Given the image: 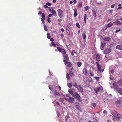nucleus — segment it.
Wrapping results in <instances>:
<instances>
[{
    "label": "nucleus",
    "mask_w": 122,
    "mask_h": 122,
    "mask_svg": "<svg viewBox=\"0 0 122 122\" xmlns=\"http://www.w3.org/2000/svg\"><path fill=\"white\" fill-rule=\"evenodd\" d=\"M113 87L114 91L117 92L120 94L122 95V90L121 88H119L117 82L114 81L113 83Z\"/></svg>",
    "instance_id": "obj_1"
},
{
    "label": "nucleus",
    "mask_w": 122,
    "mask_h": 122,
    "mask_svg": "<svg viewBox=\"0 0 122 122\" xmlns=\"http://www.w3.org/2000/svg\"><path fill=\"white\" fill-rule=\"evenodd\" d=\"M74 83V85H73V86L77 89L78 91L79 92L83 93V87H81L80 85H77L76 82H75Z\"/></svg>",
    "instance_id": "obj_2"
},
{
    "label": "nucleus",
    "mask_w": 122,
    "mask_h": 122,
    "mask_svg": "<svg viewBox=\"0 0 122 122\" xmlns=\"http://www.w3.org/2000/svg\"><path fill=\"white\" fill-rule=\"evenodd\" d=\"M72 96L75 98L77 99L79 102H81L82 101L81 97L77 92H75L74 94H72Z\"/></svg>",
    "instance_id": "obj_3"
},
{
    "label": "nucleus",
    "mask_w": 122,
    "mask_h": 122,
    "mask_svg": "<svg viewBox=\"0 0 122 122\" xmlns=\"http://www.w3.org/2000/svg\"><path fill=\"white\" fill-rule=\"evenodd\" d=\"M103 90V88L102 86L101 85L99 87L95 88L94 91L96 93H97L98 92L100 91H102Z\"/></svg>",
    "instance_id": "obj_4"
},
{
    "label": "nucleus",
    "mask_w": 122,
    "mask_h": 122,
    "mask_svg": "<svg viewBox=\"0 0 122 122\" xmlns=\"http://www.w3.org/2000/svg\"><path fill=\"white\" fill-rule=\"evenodd\" d=\"M111 114L113 116H117L119 117L122 116V115L121 114L118 113L115 111H112V112Z\"/></svg>",
    "instance_id": "obj_5"
},
{
    "label": "nucleus",
    "mask_w": 122,
    "mask_h": 122,
    "mask_svg": "<svg viewBox=\"0 0 122 122\" xmlns=\"http://www.w3.org/2000/svg\"><path fill=\"white\" fill-rule=\"evenodd\" d=\"M116 106L118 107H122V100H119L116 102Z\"/></svg>",
    "instance_id": "obj_6"
},
{
    "label": "nucleus",
    "mask_w": 122,
    "mask_h": 122,
    "mask_svg": "<svg viewBox=\"0 0 122 122\" xmlns=\"http://www.w3.org/2000/svg\"><path fill=\"white\" fill-rule=\"evenodd\" d=\"M57 11L58 14L59 16L61 18H62L63 17V16L62 11L60 9H58L57 10Z\"/></svg>",
    "instance_id": "obj_7"
},
{
    "label": "nucleus",
    "mask_w": 122,
    "mask_h": 122,
    "mask_svg": "<svg viewBox=\"0 0 122 122\" xmlns=\"http://www.w3.org/2000/svg\"><path fill=\"white\" fill-rule=\"evenodd\" d=\"M111 49L109 48H107L104 51V53L105 54H107L111 52Z\"/></svg>",
    "instance_id": "obj_8"
},
{
    "label": "nucleus",
    "mask_w": 122,
    "mask_h": 122,
    "mask_svg": "<svg viewBox=\"0 0 122 122\" xmlns=\"http://www.w3.org/2000/svg\"><path fill=\"white\" fill-rule=\"evenodd\" d=\"M64 64L65 65H67V66L68 67H70L72 65V64L70 62H67L66 60H64L63 61Z\"/></svg>",
    "instance_id": "obj_9"
},
{
    "label": "nucleus",
    "mask_w": 122,
    "mask_h": 122,
    "mask_svg": "<svg viewBox=\"0 0 122 122\" xmlns=\"http://www.w3.org/2000/svg\"><path fill=\"white\" fill-rule=\"evenodd\" d=\"M122 117V116L119 117L118 116L116 117L113 116L112 117V119L113 121H115L117 120H119Z\"/></svg>",
    "instance_id": "obj_10"
},
{
    "label": "nucleus",
    "mask_w": 122,
    "mask_h": 122,
    "mask_svg": "<svg viewBox=\"0 0 122 122\" xmlns=\"http://www.w3.org/2000/svg\"><path fill=\"white\" fill-rule=\"evenodd\" d=\"M68 101L71 103H72L74 101L75 99L73 97H70L67 100Z\"/></svg>",
    "instance_id": "obj_11"
},
{
    "label": "nucleus",
    "mask_w": 122,
    "mask_h": 122,
    "mask_svg": "<svg viewBox=\"0 0 122 122\" xmlns=\"http://www.w3.org/2000/svg\"><path fill=\"white\" fill-rule=\"evenodd\" d=\"M111 40V38L109 37H107L104 38H103V40L105 41H107L109 42Z\"/></svg>",
    "instance_id": "obj_12"
},
{
    "label": "nucleus",
    "mask_w": 122,
    "mask_h": 122,
    "mask_svg": "<svg viewBox=\"0 0 122 122\" xmlns=\"http://www.w3.org/2000/svg\"><path fill=\"white\" fill-rule=\"evenodd\" d=\"M116 48L117 49L120 50H122V45H118L116 46Z\"/></svg>",
    "instance_id": "obj_13"
},
{
    "label": "nucleus",
    "mask_w": 122,
    "mask_h": 122,
    "mask_svg": "<svg viewBox=\"0 0 122 122\" xmlns=\"http://www.w3.org/2000/svg\"><path fill=\"white\" fill-rule=\"evenodd\" d=\"M75 91L73 89H70L68 91V92L71 95H72Z\"/></svg>",
    "instance_id": "obj_14"
},
{
    "label": "nucleus",
    "mask_w": 122,
    "mask_h": 122,
    "mask_svg": "<svg viewBox=\"0 0 122 122\" xmlns=\"http://www.w3.org/2000/svg\"><path fill=\"white\" fill-rule=\"evenodd\" d=\"M83 74L85 75H86L87 74V71L86 68H84L82 70Z\"/></svg>",
    "instance_id": "obj_15"
},
{
    "label": "nucleus",
    "mask_w": 122,
    "mask_h": 122,
    "mask_svg": "<svg viewBox=\"0 0 122 122\" xmlns=\"http://www.w3.org/2000/svg\"><path fill=\"white\" fill-rule=\"evenodd\" d=\"M117 82V83L119 85L122 86V78L118 79Z\"/></svg>",
    "instance_id": "obj_16"
},
{
    "label": "nucleus",
    "mask_w": 122,
    "mask_h": 122,
    "mask_svg": "<svg viewBox=\"0 0 122 122\" xmlns=\"http://www.w3.org/2000/svg\"><path fill=\"white\" fill-rule=\"evenodd\" d=\"M106 43H101V46L102 47V48L101 47L100 48L101 50H103V49L104 48V46L106 45Z\"/></svg>",
    "instance_id": "obj_17"
},
{
    "label": "nucleus",
    "mask_w": 122,
    "mask_h": 122,
    "mask_svg": "<svg viewBox=\"0 0 122 122\" xmlns=\"http://www.w3.org/2000/svg\"><path fill=\"white\" fill-rule=\"evenodd\" d=\"M98 69L97 71H102L103 72V71L104 70V69H102V70H101V67H102V66L101 65H99V66H97Z\"/></svg>",
    "instance_id": "obj_18"
},
{
    "label": "nucleus",
    "mask_w": 122,
    "mask_h": 122,
    "mask_svg": "<svg viewBox=\"0 0 122 122\" xmlns=\"http://www.w3.org/2000/svg\"><path fill=\"white\" fill-rule=\"evenodd\" d=\"M96 58L97 61H99L100 60V56L99 55H97L96 57Z\"/></svg>",
    "instance_id": "obj_19"
},
{
    "label": "nucleus",
    "mask_w": 122,
    "mask_h": 122,
    "mask_svg": "<svg viewBox=\"0 0 122 122\" xmlns=\"http://www.w3.org/2000/svg\"><path fill=\"white\" fill-rule=\"evenodd\" d=\"M114 23L117 25H120L122 24V23L118 21H116L114 22Z\"/></svg>",
    "instance_id": "obj_20"
},
{
    "label": "nucleus",
    "mask_w": 122,
    "mask_h": 122,
    "mask_svg": "<svg viewBox=\"0 0 122 122\" xmlns=\"http://www.w3.org/2000/svg\"><path fill=\"white\" fill-rule=\"evenodd\" d=\"M74 15L75 17H76L77 15V10L76 9H75L74 10Z\"/></svg>",
    "instance_id": "obj_21"
},
{
    "label": "nucleus",
    "mask_w": 122,
    "mask_h": 122,
    "mask_svg": "<svg viewBox=\"0 0 122 122\" xmlns=\"http://www.w3.org/2000/svg\"><path fill=\"white\" fill-rule=\"evenodd\" d=\"M113 23H111V22L109 23L107 25V26H106L107 27L105 29V30H106V29L107 28L109 27H110L111 26L113 25Z\"/></svg>",
    "instance_id": "obj_22"
},
{
    "label": "nucleus",
    "mask_w": 122,
    "mask_h": 122,
    "mask_svg": "<svg viewBox=\"0 0 122 122\" xmlns=\"http://www.w3.org/2000/svg\"><path fill=\"white\" fill-rule=\"evenodd\" d=\"M51 11L52 13L55 16H57V15L56 12L55 10L54 9H52L51 10Z\"/></svg>",
    "instance_id": "obj_23"
},
{
    "label": "nucleus",
    "mask_w": 122,
    "mask_h": 122,
    "mask_svg": "<svg viewBox=\"0 0 122 122\" xmlns=\"http://www.w3.org/2000/svg\"><path fill=\"white\" fill-rule=\"evenodd\" d=\"M82 36H83V38L85 39L86 38V36L85 32H83L82 34Z\"/></svg>",
    "instance_id": "obj_24"
},
{
    "label": "nucleus",
    "mask_w": 122,
    "mask_h": 122,
    "mask_svg": "<svg viewBox=\"0 0 122 122\" xmlns=\"http://www.w3.org/2000/svg\"><path fill=\"white\" fill-rule=\"evenodd\" d=\"M76 109H78V110H79L80 111H81V107L79 105H76Z\"/></svg>",
    "instance_id": "obj_25"
},
{
    "label": "nucleus",
    "mask_w": 122,
    "mask_h": 122,
    "mask_svg": "<svg viewBox=\"0 0 122 122\" xmlns=\"http://www.w3.org/2000/svg\"><path fill=\"white\" fill-rule=\"evenodd\" d=\"M64 58L66 60L68 61L69 60L68 56L66 54L65 55V56H64Z\"/></svg>",
    "instance_id": "obj_26"
},
{
    "label": "nucleus",
    "mask_w": 122,
    "mask_h": 122,
    "mask_svg": "<svg viewBox=\"0 0 122 122\" xmlns=\"http://www.w3.org/2000/svg\"><path fill=\"white\" fill-rule=\"evenodd\" d=\"M92 15L94 16L95 17H96L97 15L95 12L94 11L92 10Z\"/></svg>",
    "instance_id": "obj_27"
},
{
    "label": "nucleus",
    "mask_w": 122,
    "mask_h": 122,
    "mask_svg": "<svg viewBox=\"0 0 122 122\" xmlns=\"http://www.w3.org/2000/svg\"><path fill=\"white\" fill-rule=\"evenodd\" d=\"M76 53V52L74 50H73L71 52V55L73 56H74V54Z\"/></svg>",
    "instance_id": "obj_28"
},
{
    "label": "nucleus",
    "mask_w": 122,
    "mask_h": 122,
    "mask_svg": "<svg viewBox=\"0 0 122 122\" xmlns=\"http://www.w3.org/2000/svg\"><path fill=\"white\" fill-rule=\"evenodd\" d=\"M81 63L80 62H78L77 63V65L78 66L80 67L81 66Z\"/></svg>",
    "instance_id": "obj_29"
},
{
    "label": "nucleus",
    "mask_w": 122,
    "mask_h": 122,
    "mask_svg": "<svg viewBox=\"0 0 122 122\" xmlns=\"http://www.w3.org/2000/svg\"><path fill=\"white\" fill-rule=\"evenodd\" d=\"M69 74L71 76H72L73 75H74L73 72L72 71H69Z\"/></svg>",
    "instance_id": "obj_30"
},
{
    "label": "nucleus",
    "mask_w": 122,
    "mask_h": 122,
    "mask_svg": "<svg viewBox=\"0 0 122 122\" xmlns=\"http://www.w3.org/2000/svg\"><path fill=\"white\" fill-rule=\"evenodd\" d=\"M57 48L58 50L60 52H61L63 49L59 47H57Z\"/></svg>",
    "instance_id": "obj_31"
},
{
    "label": "nucleus",
    "mask_w": 122,
    "mask_h": 122,
    "mask_svg": "<svg viewBox=\"0 0 122 122\" xmlns=\"http://www.w3.org/2000/svg\"><path fill=\"white\" fill-rule=\"evenodd\" d=\"M66 77L67 80H69L70 79V77L69 76V74L67 73L66 75Z\"/></svg>",
    "instance_id": "obj_32"
},
{
    "label": "nucleus",
    "mask_w": 122,
    "mask_h": 122,
    "mask_svg": "<svg viewBox=\"0 0 122 122\" xmlns=\"http://www.w3.org/2000/svg\"><path fill=\"white\" fill-rule=\"evenodd\" d=\"M55 94L57 95L58 96H59L60 95V94L56 90H55Z\"/></svg>",
    "instance_id": "obj_33"
},
{
    "label": "nucleus",
    "mask_w": 122,
    "mask_h": 122,
    "mask_svg": "<svg viewBox=\"0 0 122 122\" xmlns=\"http://www.w3.org/2000/svg\"><path fill=\"white\" fill-rule=\"evenodd\" d=\"M42 19H43L45 20V15L43 13H42Z\"/></svg>",
    "instance_id": "obj_34"
},
{
    "label": "nucleus",
    "mask_w": 122,
    "mask_h": 122,
    "mask_svg": "<svg viewBox=\"0 0 122 122\" xmlns=\"http://www.w3.org/2000/svg\"><path fill=\"white\" fill-rule=\"evenodd\" d=\"M69 118V117L68 116H66L65 117V121L66 122H68V120Z\"/></svg>",
    "instance_id": "obj_35"
},
{
    "label": "nucleus",
    "mask_w": 122,
    "mask_h": 122,
    "mask_svg": "<svg viewBox=\"0 0 122 122\" xmlns=\"http://www.w3.org/2000/svg\"><path fill=\"white\" fill-rule=\"evenodd\" d=\"M47 38L48 39H50L51 38V36L50 34L49 33H47Z\"/></svg>",
    "instance_id": "obj_36"
},
{
    "label": "nucleus",
    "mask_w": 122,
    "mask_h": 122,
    "mask_svg": "<svg viewBox=\"0 0 122 122\" xmlns=\"http://www.w3.org/2000/svg\"><path fill=\"white\" fill-rule=\"evenodd\" d=\"M91 105L94 107H95L96 106V103H92L91 104Z\"/></svg>",
    "instance_id": "obj_37"
},
{
    "label": "nucleus",
    "mask_w": 122,
    "mask_h": 122,
    "mask_svg": "<svg viewBox=\"0 0 122 122\" xmlns=\"http://www.w3.org/2000/svg\"><path fill=\"white\" fill-rule=\"evenodd\" d=\"M51 44L53 46H54L55 47H56V43L54 42H51Z\"/></svg>",
    "instance_id": "obj_38"
},
{
    "label": "nucleus",
    "mask_w": 122,
    "mask_h": 122,
    "mask_svg": "<svg viewBox=\"0 0 122 122\" xmlns=\"http://www.w3.org/2000/svg\"><path fill=\"white\" fill-rule=\"evenodd\" d=\"M76 25L78 28H80V25L79 23H76Z\"/></svg>",
    "instance_id": "obj_39"
},
{
    "label": "nucleus",
    "mask_w": 122,
    "mask_h": 122,
    "mask_svg": "<svg viewBox=\"0 0 122 122\" xmlns=\"http://www.w3.org/2000/svg\"><path fill=\"white\" fill-rule=\"evenodd\" d=\"M61 51H62L63 53L64 54H66V51L64 49H63Z\"/></svg>",
    "instance_id": "obj_40"
},
{
    "label": "nucleus",
    "mask_w": 122,
    "mask_h": 122,
    "mask_svg": "<svg viewBox=\"0 0 122 122\" xmlns=\"http://www.w3.org/2000/svg\"><path fill=\"white\" fill-rule=\"evenodd\" d=\"M67 85L70 88H71L72 87V85L70 83H68Z\"/></svg>",
    "instance_id": "obj_41"
},
{
    "label": "nucleus",
    "mask_w": 122,
    "mask_h": 122,
    "mask_svg": "<svg viewBox=\"0 0 122 122\" xmlns=\"http://www.w3.org/2000/svg\"><path fill=\"white\" fill-rule=\"evenodd\" d=\"M44 30H47V27L46 26V25H45V24H44Z\"/></svg>",
    "instance_id": "obj_42"
},
{
    "label": "nucleus",
    "mask_w": 122,
    "mask_h": 122,
    "mask_svg": "<svg viewBox=\"0 0 122 122\" xmlns=\"http://www.w3.org/2000/svg\"><path fill=\"white\" fill-rule=\"evenodd\" d=\"M64 101V99L63 98H60L59 100V101L61 102H62L64 104V103L63 101Z\"/></svg>",
    "instance_id": "obj_43"
},
{
    "label": "nucleus",
    "mask_w": 122,
    "mask_h": 122,
    "mask_svg": "<svg viewBox=\"0 0 122 122\" xmlns=\"http://www.w3.org/2000/svg\"><path fill=\"white\" fill-rule=\"evenodd\" d=\"M82 5V3H80L79 5H78V7H81Z\"/></svg>",
    "instance_id": "obj_44"
},
{
    "label": "nucleus",
    "mask_w": 122,
    "mask_h": 122,
    "mask_svg": "<svg viewBox=\"0 0 122 122\" xmlns=\"http://www.w3.org/2000/svg\"><path fill=\"white\" fill-rule=\"evenodd\" d=\"M115 44L114 43L111 44L109 46L110 48L112 47H113V46L114 45H115Z\"/></svg>",
    "instance_id": "obj_45"
},
{
    "label": "nucleus",
    "mask_w": 122,
    "mask_h": 122,
    "mask_svg": "<svg viewBox=\"0 0 122 122\" xmlns=\"http://www.w3.org/2000/svg\"><path fill=\"white\" fill-rule=\"evenodd\" d=\"M46 5L48 6H51V4L49 2H47L46 3Z\"/></svg>",
    "instance_id": "obj_46"
},
{
    "label": "nucleus",
    "mask_w": 122,
    "mask_h": 122,
    "mask_svg": "<svg viewBox=\"0 0 122 122\" xmlns=\"http://www.w3.org/2000/svg\"><path fill=\"white\" fill-rule=\"evenodd\" d=\"M94 78H95L96 79L97 81H98L99 79V77H95Z\"/></svg>",
    "instance_id": "obj_47"
},
{
    "label": "nucleus",
    "mask_w": 122,
    "mask_h": 122,
    "mask_svg": "<svg viewBox=\"0 0 122 122\" xmlns=\"http://www.w3.org/2000/svg\"><path fill=\"white\" fill-rule=\"evenodd\" d=\"M86 18L87 19H88V18H86V14H84V20H86Z\"/></svg>",
    "instance_id": "obj_48"
},
{
    "label": "nucleus",
    "mask_w": 122,
    "mask_h": 122,
    "mask_svg": "<svg viewBox=\"0 0 122 122\" xmlns=\"http://www.w3.org/2000/svg\"><path fill=\"white\" fill-rule=\"evenodd\" d=\"M89 9V7L88 6H86L85 7V10L87 11Z\"/></svg>",
    "instance_id": "obj_49"
},
{
    "label": "nucleus",
    "mask_w": 122,
    "mask_h": 122,
    "mask_svg": "<svg viewBox=\"0 0 122 122\" xmlns=\"http://www.w3.org/2000/svg\"><path fill=\"white\" fill-rule=\"evenodd\" d=\"M47 21L49 23H50L51 22L50 20V18H48L47 19Z\"/></svg>",
    "instance_id": "obj_50"
},
{
    "label": "nucleus",
    "mask_w": 122,
    "mask_h": 122,
    "mask_svg": "<svg viewBox=\"0 0 122 122\" xmlns=\"http://www.w3.org/2000/svg\"><path fill=\"white\" fill-rule=\"evenodd\" d=\"M115 5V4H113L111 6V8H114Z\"/></svg>",
    "instance_id": "obj_51"
},
{
    "label": "nucleus",
    "mask_w": 122,
    "mask_h": 122,
    "mask_svg": "<svg viewBox=\"0 0 122 122\" xmlns=\"http://www.w3.org/2000/svg\"><path fill=\"white\" fill-rule=\"evenodd\" d=\"M41 21L43 24H44L45 23V21L43 19H42V18H41Z\"/></svg>",
    "instance_id": "obj_52"
},
{
    "label": "nucleus",
    "mask_w": 122,
    "mask_h": 122,
    "mask_svg": "<svg viewBox=\"0 0 122 122\" xmlns=\"http://www.w3.org/2000/svg\"><path fill=\"white\" fill-rule=\"evenodd\" d=\"M48 16L49 17H52V14H50L48 15Z\"/></svg>",
    "instance_id": "obj_53"
},
{
    "label": "nucleus",
    "mask_w": 122,
    "mask_h": 122,
    "mask_svg": "<svg viewBox=\"0 0 122 122\" xmlns=\"http://www.w3.org/2000/svg\"><path fill=\"white\" fill-rule=\"evenodd\" d=\"M47 5H45L44 6V7L45 8H48V7L47 6Z\"/></svg>",
    "instance_id": "obj_54"
},
{
    "label": "nucleus",
    "mask_w": 122,
    "mask_h": 122,
    "mask_svg": "<svg viewBox=\"0 0 122 122\" xmlns=\"http://www.w3.org/2000/svg\"><path fill=\"white\" fill-rule=\"evenodd\" d=\"M90 75L91 76H94V74H92L91 72H90Z\"/></svg>",
    "instance_id": "obj_55"
},
{
    "label": "nucleus",
    "mask_w": 122,
    "mask_h": 122,
    "mask_svg": "<svg viewBox=\"0 0 122 122\" xmlns=\"http://www.w3.org/2000/svg\"><path fill=\"white\" fill-rule=\"evenodd\" d=\"M103 113L104 114L107 113V111L106 110H104L103 112Z\"/></svg>",
    "instance_id": "obj_56"
},
{
    "label": "nucleus",
    "mask_w": 122,
    "mask_h": 122,
    "mask_svg": "<svg viewBox=\"0 0 122 122\" xmlns=\"http://www.w3.org/2000/svg\"><path fill=\"white\" fill-rule=\"evenodd\" d=\"M50 40L51 41H54V40L53 38H50Z\"/></svg>",
    "instance_id": "obj_57"
},
{
    "label": "nucleus",
    "mask_w": 122,
    "mask_h": 122,
    "mask_svg": "<svg viewBox=\"0 0 122 122\" xmlns=\"http://www.w3.org/2000/svg\"><path fill=\"white\" fill-rule=\"evenodd\" d=\"M96 63L97 65V66H99L100 65L99 64V63L98 62H96Z\"/></svg>",
    "instance_id": "obj_58"
},
{
    "label": "nucleus",
    "mask_w": 122,
    "mask_h": 122,
    "mask_svg": "<svg viewBox=\"0 0 122 122\" xmlns=\"http://www.w3.org/2000/svg\"><path fill=\"white\" fill-rule=\"evenodd\" d=\"M73 2H74V3L75 4L77 2L76 0H73Z\"/></svg>",
    "instance_id": "obj_59"
},
{
    "label": "nucleus",
    "mask_w": 122,
    "mask_h": 122,
    "mask_svg": "<svg viewBox=\"0 0 122 122\" xmlns=\"http://www.w3.org/2000/svg\"><path fill=\"white\" fill-rule=\"evenodd\" d=\"M61 37L63 38L64 37V35L63 34H61Z\"/></svg>",
    "instance_id": "obj_60"
},
{
    "label": "nucleus",
    "mask_w": 122,
    "mask_h": 122,
    "mask_svg": "<svg viewBox=\"0 0 122 122\" xmlns=\"http://www.w3.org/2000/svg\"><path fill=\"white\" fill-rule=\"evenodd\" d=\"M49 89L51 91H52V90L51 88V86H49Z\"/></svg>",
    "instance_id": "obj_61"
},
{
    "label": "nucleus",
    "mask_w": 122,
    "mask_h": 122,
    "mask_svg": "<svg viewBox=\"0 0 122 122\" xmlns=\"http://www.w3.org/2000/svg\"><path fill=\"white\" fill-rule=\"evenodd\" d=\"M41 14H42V12L41 11H40L39 12L38 14L39 15H41Z\"/></svg>",
    "instance_id": "obj_62"
},
{
    "label": "nucleus",
    "mask_w": 122,
    "mask_h": 122,
    "mask_svg": "<svg viewBox=\"0 0 122 122\" xmlns=\"http://www.w3.org/2000/svg\"><path fill=\"white\" fill-rule=\"evenodd\" d=\"M113 10H110V12L111 13H112L113 12Z\"/></svg>",
    "instance_id": "obj_63"
},
{
    "label": "nucleus",
    "mask_w": 122,
    "mask_h": 122,
    "mask_svg": "<svg viewBox=\"0 0 122 122\" xmlns=\"http://www.w3.org/2000/svg\"><path fill=\"white\" fill-rule=\"evenodd\" d=\"M107 122H112L110 120H108L107 121Z\"/></svg>",
    "instance_id": "obj_64"
}]
</instances>
